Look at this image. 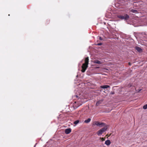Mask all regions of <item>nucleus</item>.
<instances>
[{"label":"nucleus","mask_w":147,"mask_h":147,"mask_svg":"<svg viewBox=\"0 0 147 147\" xmlns=\"http://www.w3.org/2000/svg\"><path fill=\"white\" fill-rule=\"evenodd\" d=\"M89 61V58L87 57L84 60L85 63H83L82 66V69L81 71L84 73L85 72L86 70L87 69L88 67V64Z\"/></svg>","instance_id":"obj_1"},{"label":"nucleus","mask_w":147,"mask_h":147,"mask_svg":"<svg viewBox=\"0 0 147 147\" xmlns=\"http://www.w3.org/2000/svg\"><path fill=\"white\" fill-rule=\"evenodd\" d=\"M108 127L107 125L105 127L99 130L97 132V134L98 136L101 135L103 133L106 131Z\"/></svg>","instance_id":"obj_2"},{"label":"nucleus","mask_w":147,"mask_h":147,"mask_svg":"<svg viewBox=\"0 0 147 147\" xmlns=\"http://www.w3.org/2000/svg\"><path fill=\"white\" fill-rule=\"evenodd\" d=\"M118 18L121 20H127L129 18V16L127 14H125L124 16L119 15L117 16Z\"/></svg>","instance_id":"obj_3"},{"label":"nucleus","mask_w":147,"mask_h":147,"mask_svg":"<svg viewBox=\"0 0 147 147\" xmlns=\"http://www.w3.org/2000/svg\"><path fill=\"white\" fill-rule=\"evenodd\" d=\"M71 131V129L70 128L67 129L65 130V133L66 134H69Z\"/></svg>","instance_id":"obj_4"},{"label":"nucleus","mask_w":147,"mask_h":147,"mask_svg":"<svg viewBox=\"0 0 147 147\" xmlns=\"http://www.w3.org/2000/svg\"><path fill=\"white\" fill-rule=\"evenodd\" d=\"M105 123H101L99 121L98 123V126L100 127H102L103 126H105Z\"/></svg>","instance_id":"obj_5"},{"label":"nucleus","mask_w":147,"mask_h":147,"mask_svg":"<svg viewBox=\"0 0 147 147\" xmlns=\"http://www.w3.org/2000/svg\"><path fill=\"white\" fill-rule=\"evenodd\" d=\"M102 101H103L102 100H99L96 103V106H99V105L100 104H101L102 103Z\"/></svg>","instance_id":"obj_6"},{"label":"nucleus","mask_w":147,"mask_h":147,"mask_svg":"<svg viewBox=\"0 0 147 147\" xmlns=\"http://www.w3.org/2000/svg\"><path fill=\"white\" fill-rule=\"evenodd\" d=\"M111 144V142L110 140H107L105 141V144L107 146Z\"/></svg>","instance_id":"obj_7"},{"label":"nucleus","mask_w":147,"mask_h":147,"mask_svg":"<svg viewBox=\"0 0 147 147\" xmlns=\"http://www.w3.org/2000/svg\"><path fill=\"white\" fill-rule=\"evenodd\" d=\"M110 87V86L108 85H105L100 86V88H106Z\"/></svg>","instance_id":"obj_8"},{"label":"nucleus","mask_w":147,"mask_h":147,"mask_svg":"<svg viewBox=\"0 0 147 147\" xmlns=\"http://www.w3.org/2000/svg\"><path fill=\"white\" fill-rule=\"evenodd\" d=\"M98 123H99V121H94L93 123V125H94V126L96 125L97 126H98Z\"/></svg>","instance_id":"obj_9"},{"label":"nucleus","mask_w":147,"mask_h":147,"mask_svg":"<svg viewBox=\"0 0 147 147\" xmlns=\"http://www.w3.org/2000/svg\"><path fill=\"white\" fill-rule=\"evenodd\" d=\"M136 49L139 52H141L142 51V49L139 47H136Z\"/></svg>","instance_id":"obj_10"},{"label":"nucleus","mask_w":147,"mask_h":147,"mask_svg":"<svg viewBox=\"0 0 147 147\" xmlns=\"http://www.w3.org/2000/svg\"><path fill=\"white\" fill-rule=\"evenodd\" d=\"M91 119L90 118H88L87 119L85 120L84 121V122L86 123H88L90 122Z\"/></svg>","instance_id":"obj_11"},{"label":"nucleus","mask_w":147,"mask_h":147,"mask_svg":"<svg viewBox=\"0 0 147 147\" xmlns=\"http://www.w3.org/2000/svg\"><path fill=\"white\" fill-rule=\"evenodd\" d=\"M94 62L95 63L99 64H101V62L100 61L97 60H95Z\"/></svg>","instance_id":"obj_12"},{"label":"nucleus","mask_w":147,"mask_h":147,"mask_svg":"<svg viewBox=\"0 0 147 147\" xmlns=\"http://www.w3.org/2000/svg\"><path fill=\"white\" fill-rule=\"evenodd\" d=\"M131 11L134 13H136L138 12L137 10L135 9H132L131 10Z\"/></svg>","instance_id":"obj_13"},{"label":"nucleus","mask_w":147,"mask_h":147,"mask_svg":"<svg viewBox=\"0 0 147 147\" xmlns=\"http://www.w3.org/2000/svg\"><path fill=\"white\" fill-rule=\"evenodd\" d=\"M79 122V120H76V121H75L74 122V124L75 125H76L77 124H78Z\"/></svg>","instance_id":"obj_14"},{"label":"nucleus","mask_w":147,"mask_h":147,"mask_svg":"<svg viewBox=\"0 0 147 147\" xmlns=\"http://www.w3.org/2000/svg\"><path fill=\"white\" fill-rule=\"evenodd\" d=\"M143 108L144 109H147V104L144 105L143 107Z\"/></svg>","instance_id":"obj_15"},{"label":"nucleus","mask_w":147,"mask_h":147,"mask_svg":"<svg viewBox=\"0 0 147 147\" xmlns=\"http://www.w3.org/2000/svg\"><path fill=\"white\" fill-rule=\"evenodd\" d=\"M102 141H103L105 140V137L100 138Z\"/></svg>","instance_id":"obj_16"},{"label":"nucleus","mask_w":147,"mask_h":147,"mask_svg":"<svg viewBox=\"0 0 147 147\" xmlns=\"http://www.w3.org/2000/svg\"><path fill=\"white\" fill-rule=\"evenodd\" d=\"M111 134L109 135L108 134L106 135V136H107V138H108V137L110 136Z\"/></svg>","instance_id":"obj_17"},{"label":"nucleus","mask_w":147,"mask_h":147,"mask_svg":"<svg viewBox=\"0 0 147 147\" xmlns=\"http://www.w3.org/2000/svg\"><path fill=\"white\" fill-rule=\"evenodd\" d=\"M80 105H81V103L80 104H79L78 105H77V106L76 107H79Z\"/></svg>","instance_id":"obj_18"},{"label":"nucleus","mask_w":147,"mask_h":147,"mask_svg":"<svg viewBox=\"0 0 147 147\" xmlns=\"http://www.w3.org/2000/svg\"><path fill=\"white\" fill-rule=\"evenodd\" d=\"M102 43H98V45H102Z\"/></svg>","instance_id":"obj_19"},{"label":"nucleus","mask_w":147,"mask_h":147,"mask_svg":"<svg viewBox=\"0 0 147 147\" xmlns=\"http://www.w3.org/2000/svg\"><path fill=\"white\" fill-rule=\"evenodd\" d=\"M99 39L100 40H102V38H101V37H99Z\"/></svg>","instance_id":"obj_20"},{"label":"nucleus","mask_w":147,"mask_h":147,"mask_svg":"<svg viewBox=\"0 0 147 147\" xmlns=\"http://www.w3.org/2000/svg\"><path fill=\"white\" fill-rule=\"evenodd\" d=\"M129 64L130 65H131V63L130 62L129 63Z\"/></svg>","instance_id":"obj_21"},{"label":"nucleus","mask_w":147,"mask_h":147,"mask_svg":"<svg viewBox=\"0 0 147 147\" xmlns=\"http://www.w3.org/2000/svg\"><path fill=\"white\" fill-rule=\"evenodd\" d=\"M75 105H76V102H75Z\"/></svg>","instance_id":"obj_22"},{"label":"nucleus","mask_w":147,"mask_h":147,"mask_svg":"<svg viewBox=\"0 0 147 147\" xmlns=\"http://www.w3.org/2000/svg\"><path fill=\"white\" fill-rule=\"evenodd\" d=\"M76 97H78V96H77V95L76 96Z\"/></svg>","instance_id":"obj_23"}]
</instances>
